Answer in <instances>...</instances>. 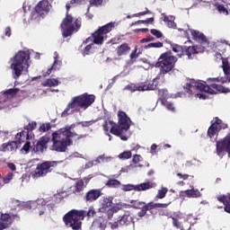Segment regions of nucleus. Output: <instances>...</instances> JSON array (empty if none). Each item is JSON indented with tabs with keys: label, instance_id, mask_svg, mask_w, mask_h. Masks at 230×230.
I'll list each match as a JSON object with an SVG mask.
<instances>
[{
	"label": "nucleus",
	"instance_id": "obj_33",
	"mask_svg": "<svg viewBox=\"0 0 230 230\" xmlns=\"http://www.w3.org/2000/svg\"><path fill=\"white\" fill-rule=\"evenodd\" d=\"M61 64H62V61H59L58 58L56 57L55 60H54V64L52 65L51 68L48 69L47 75H51V69H55V71H57V69H58V67H60Z\"/></svg>",
	"mask_w": 230,
	"mask_h": 230
},
{
	"label": "nucleus",
	"instance_id": "obj_50",
	"mask_svg": "<svg viewBox=\"0 0 230 230\" xmlns=\"http://www.w3.org/2000/svg\"><path fill=\"white\" fill-rule=\"evenodd\" d=\"M148 13H152V12L150 10L146 9L144 12H140V13H135L134 17H141V15H148Z\"/></svg>",
	"mask_w": 230,
	"mask_h": 230
},
{
	"label": "nucleus",
	"instance_id": "obj_63",
	"mask_svg": "<svg viewBox=\"0 0 230 230\" xmlns=\"http://www.w3.org/2000/svg\"><path fill=\"white\" fill-rule=\"evenodd\" d=\"M111 210L113 213H118V211H119V207L114 206L111 208Z\"/></svg>",
	"mask_w": 230,
	"mask_h": 230
},
{
	"label": "nucleus",
	"instance_id": "obj_23",
	"mask_svg": "<svg viewBox=\"0 0 230 230\" xmlns=\"http://www.w3.org/2000/svg\"><path fill=\"white\" fill-rule=\"evenodd\" d=\"M190 32L192 35V39L194 40H197L201 44H206V42H208V38H206V35H204V33L193 29H190Z\"/></svg>",
	"mask_w": 230,
	"mask_h": 230
},
{
	"label": "nucleus",
	"instance_id": "obj_6",
	"mask_svg": "<svg viewBox=\"0 0 230 230\" xmlns=\"http://www.w3.org/2000/svg\"><path fill=\"white\" fill-rule=\"evenodd\" d=\"M106 132H111L113 136H119L121 137L123 132H127L130 128V118L128 116H119V124H116L112 120L105 121L102 125Z\"/></svg>",
	"mask_w": 230,
	"mask_h": 230
},
{
	"label": "nucleus",
	"instance_id": "obj_21",
	"mask_svg": "<svg viewBox=\"0 0 230 230\" xmlns=\"http://www.w3.org/2000/svg\"><path fill=\"white\" fill-rule=\"evenodd\" d=\"M217 199L224 205L226 213L230 215V193L219 195L217 197Z\"/></svg>",
	"mask_w": 230,
	"mask_h": 230
},
{
	"label": "nucleus",
	"instance_id": "obj_35",
	"mask_svg": "<svg viewBox=\"0 0 230 230\" xmlns=\"http://www.w3.org/2000/svg\"><path fill=\"white\" fill-rule=\"evenodd\" d=\"M84 191V181H78L75 185L74 193H82Z\"/></svg>",
	"mask_w": 230,
	"mask_h": 230
},
{
	"label": "nucleus",
	"instance_id": "obj_37",
	"mask_svg": "<svg viewBox=\"0 0 230 230\" xmlns=\"http://www.w3.org/2000/svg\"><path fill=\"white\" fill-rule=\"evenodd\" d=\"M162 105L165 106L167 111H171V112H175V106L173 105V102L165 101L162 102Z\"/></svg>",
	"mask_w": 230,
	"mask_h": 230
},
{
	"label": "nucleus",
	"instance_id": "obj_15",
	"mask_svg": "<svg viewBox=\"0 0 230 230\" xmlns=\"http://www.w3.org/2000/svg\"><path fill=\"white\" fill-rule=\"evenodd\" d=\"M51 10V3L49 0H41L35 6V12L40 17H46Z\"/></svg>",
	"mask_w": 230,
	"mask_h": 230
},
{
	"label": "nucleus",
	"instance_id": "obj_47",
	"mask_svg": "<svg viewBox=\"0 0 230 230\" xmlns=\"http://www.w3.org/2000/svg\"><path fill=\"white\" fill-rule=\"evenodd\" d=\"M141 161H143V156H141L140 155H135L133 156L132 162H133L135 164H137V163H141Z\"/></svg>",
	"mask_w": 230,
	"mask_h": 230
},
{
	"label": "nucleus",
	"instance_id": "obj_44",
	"mask_svg": "<svg viewBox=\"0 0 230 230\" xmlns=\"http://www.w3.org/2000/svg\"><path fill=\"white\" fill-rule=\"evenodd\" d=\"M13 179V172H9L4 177V184H8Z\"/></svg>",
	"mask_w": 230,
	"mask_h": 230
},
{
	"label": "nucleus",
	"instance_id": "obj_41",
	"mask_svg": "<svg viewBox=\"0 0 230 230\" xmlns=\"http://www.w3.org/2000/svg\"><path fill=\"white\" fill-rule=\"evenodd\" d=\"M150 33L156 37V39H161V37H163V32L157 29H151Z\"/></svg>",
	"mask_w": 230,
	"mask_h": 230
},
{
	"label": "nucleus",
	"instance_id": "obj_1",
	"mask_svg": "<svg viewBox=\"0 0 230 230\" xmlns=\"http://www.w3.org/2000/svg\"><path fill=\"white\" fill-rule=\"evenodd\" d=\"M82 139L85 137L84 135H78L75 132L71 131V127L61 128L52 133V146L50 150L53 152L64 153L67 152L68 146L73 145V138Z\"/></svg>",
	"mask_w": 230,
	"mask_h": 230
},
{
	"label": "nucleus",
	"instance_id": "obj_12",
	"mask_svg": "<svg viewBox=\"0 0 230 230\" xmlns=\"http://www.w3.org/2000/svg\"><path fill=\"white\" fill-rule=\"evenodd\" d=\"M157 88L155 81H146L140 84H130L125 86L124 91H130V93H136V91H155Z\"/></svg>",
	"mask_w": 230,
	"mask_h": 230
},
{
	"label": "nucleus",
	"instance_id": "obj_31",
	"mask_svg": "<svg viewBox=\"0 0 230 230\" xmlns=\"http://www.w3.org/2000/svg\"><path fill=\"white\" fill-rule=\"evenodd\" d=\"M105 186L107 188H119V186H121V181L116 179H111L105 183Z\"/></svg>",
	"mask_w": 230,
	"mask_h": 230
},
{
	"label": "nucleus",
	"instance_id": "obj_5",
	"mask_svg": "<svg viewBox=\"0 0 230 230\" xmlns=\"http://www.w3.org/2000/svg\"><path fill=\"white\" fill-rule=\"evenodd\" d=\"M96 212L94 209L90 208L88 211L72 209L63 217V222L66 227H71L73 230L82 229V220L85 217H94Z\"/></svg>",
	"mask_w": 230,
	"mask_h": 230
},
{
	"label": "nucleus",
	"instance_id": "obj_26",
	"mask_svg": "<svg viewBox=\"0 0 230 230\" xmlns=\"http://www.w3.org/2000/svg\"><path fill=\"white\" fill-rule=\"evenodd\" d=\"M185 195L189 197V199H199L202 197L200 190L195 189L185 190Z\"/></svg>",
	"mask_w": 230,
	"mask_h": 230
},
{
	"label": "nucleus",
	"instance_id": "obj_61",
	"mask_svg": "<svg viewBox=\"0 0 230 230\" xmlns=\"http://www.w3.org/2000/svg\"><path fill=\"white\" fill-rule=\"evenodd\" d=\"M111 227L112 229H118V227H119L118 222L111 223Z\"/></svg>",
	"mask_w": 230,
	"mask_h": 230
},
{
	"label": "nucleus",
	"instance_id": "obj_46",
	"mask_svg": "<svg viewBox=\"0 0 230 230\" xmlns=\"http://www.w3.org/2000/svg\"><path fill=\"white\" fill-rule=\"evenodd\" d=\"M217 10L220 13H226V15L227 13H229V12L226 8V6H224V4H217Z\"/></svg>",
	"mask_w": 230,
	"mask_h": 230
},
{
	"label": "nucleus",
	"instance_id": "obj_29",
	"mask_svg": "<svg viewBox=\"0 0 230 230\" xmlns=\"http://www.w3.org/2000/svg\"><path fill=\"white\" fill-rule=\"evenodd\" d=\"M21 93V89L19 88H11L6 90L4 93V96H11V98H13L15 96H17V94H19Z\"/></svg>",
	"mask_w": 230,
	"mask_h": 230
},
{
	"label": "nucleus",
	"instance_id": "obj_58",
	"mask_svg": "<svg viewBox=\"0 0 230 230\" xmlns=\"http://www.w3.org/2000/svg\"><path fill=\"white\" fill-rule=\"evenodd\" d=\"M196 98H199V100H206V94L203 93H195Z\"/></svg>",
	"mask_w": 230,
	"mask_h": 230
},
{
	"label": "nucleus",
	"instance_id": "obj_24",
	"mask_svg": "<svg viewBox=\"0 0 230 230\" xmlns=\"http://www.w3.org/2000/svg\"><path fill=\"white\" fill-rule=\"evenodd\" d=\"M32 137H33V135H31L28 130H23L15 135V139L16 141L20 142V145H22V143H24V139H26L27 141H30V139H32Z\"/></svg>",
	"mask_w": 230,
	"mask_h": 230
},
{
	"label": "nucleus",
	"instance_id": "obj_30",
	"mask_svg": "<svg viewBox=\"0 0 230 230\" xmlns=\"http://www.w3.org/2000/svg\"><path fill=\"white\" fill-rule=\"evenodd\" d=\"M112 200L113 198L110 197V198H102V209H107V208H111V206H112Z\"/></svg>",
	"mask_w": 230,
	"mask_h": 230
},
{
	"label": "nucleus",
	"instance_id": "obj_59",
	"mask_svg": "<svg viewBox=\"0 0 230 230\" xmlns=\"http://www.w3.org/2000/svg\"><path fill=\"white\" fill-rule=\"evenodd\" d=\"M108 218H112L114 216V212L111 210V208L107 210Z\"/></svg>",
	"mask_w": 230,
	"mask_h": 230
},
{
	"label": "nucleus",
	"instance_id": "obj_56",
	"mask_svg": "<svg viewBox=\"0 0 230 230\" xmlns=\"http://www.w3.org/2000/svg\"><path fill=\"white\" fill-rule=\"evenodd\" d=\"M7 166H8L9 170H12V172H15V170H17V167L14 165L13 163L7 164Z\"/></svg>",
	"mask_w": 230,
	"mask_h": 230
},
{
	"label": "nucleus",
	"instance_id": "obj_36",
	"mask_svg": "<svg viewBox=\"0 0 230 230\" xmlns=\"http://www.w3.org/2000/svg\"><path fill=\"white\" fill-rule=\"evenodd\" d=\"M35 128H37V122L35 121L30 122L28 125L24 126V130L29 131L31 134H32Z\"/></svg>",
	"mask_w": 230,
	"mask_h": 230
},
{
	"label": "nucleus",
	"instance_id": "obj_11",
	"mask_svg": "<svg viewBox=\"0 0 230 230\" xmlns=\"http://www.w3.org/2000/svg\"><path fill=\"white\" fill-rule=\"evenodd\" d=\"M171 48L174 53H177V57H182L184 55L188 56L189 60H191L193 57L191 55H198L199 50H197V48L195 46H190V47H182L181 45L177 44H171Z\"/></svg>",
	"mask_w": 230,
	"mask_h": 230
},
{
	"label": "nucleus",
	"instance_id": "obj_16",
	"mask_svg": "<svg viewBox=\"0 0 230 230\" xmlns=\"http://www.w3.org/2000/svg\"><path fill=\"white\" fill-rule=\"evenodd\" d=\"M171 202L169 203H154V201H151L146 204V206H144L141 210L137 213V217L140 218H143L146 215V211H151V209H157L159 208H168L170 206Z\"/></svg>",
	"mask_w": 230,
	"mask_h": 230
},
{
	"label": "nucleus",
	"instance_id": "obj_57",
	"mask_svg": "<svg viewBox=\"0 0 230 230\" xmlns=\"http://www.w3.org/2000/svg\"><path fill=\"white\" fill-rule=\"evenodd\" d=\"M102 3H103V0H93L92 1V4H93L94 6H100V4H102Z\"/></svg>",
	"mask_w": 230,
	"mask_h": 230
},
{
	"label": "nucleus",
	"instance_id": "obj_55",
	"mask_svg": "<svg viewBox=\"0 0 230 230\" xmlns=\"http://www.w3.org/2000/svg\"><path fill=\"white\" fill-rule=\"evenodd\" d=\"M177 177H179V179H182L183 181H188L190 175L182 174V173H177Z\"/></svg>",
	"mask_w": 230,
	"mask_h": 230
},
{
	"label": "nucleus",
	"instance_id": "obj_39",
	"mask_svg": "<svg viewBox=\"0 0 230 230\" xmlns=\"http://www.w3.org/2000/svg\"><path fill=\"white\" fill-rule=\"evenodd\" d=\"M119 159H130L132 157V152L125 151L119 155Z\"/></svg>",
	"mask_w": 230,
	"mask_h": 230
},
{
	"label": "nucleus",
	"instance_id": "obj_51",
	"mask_svg": "<svg viewBox=\"0 0 230 230\" xmlns=\"http://www.w3.org/2000/svg\"><path fill=\"white\" fill-rule=\"evenodd\" d=\"M172 226L179 229L181 227V222H179V219L176 217H172Z\"/></svg>",
	"mask_w": 230,
	"mask_h": 230
},
{
	"label": "nucleus",
	"instance_id": "obj_53",
	"mask_svg": "<svg viewBox=\"0 0 230 230\" xmlns=\"http://www.w3.org/2000/svg\"><path fill=\"white\" fill-rule=\"evenodd\" d=\"M155 40V38H154L153 36H149L147 38H144L141 40V42H152Z\"/></svg>",
	"mask_w": 230,
	"mask_h": 230
},
{
	"label": "nucleus",
	"instance_id": "obj_60",
	"mask_svg": "<svg viewBox=\"0 0 230 230\" xmlns=\"http://www.w3.org/2000/svg\"><path fill=\"white\" fill-rule=\"evenodd\" d=\"M219 82L222 84H226V82H229V77H220Z\"/></svg>",
	"mask_w": 230,
	"mask_h": 230
},
{
	"label": "nucleus",
	"instance_id": "obj_20",
	"mask_svg": "<svg viewBox=\"0 0 230 230\" xmlns=\"http://www.w3.org/2000/svg\"><path fill=\"white\" fill-rule=\"evenodd\" d=\"M13 220L12 219V216L10 214H1L0 217V230L7 229L12 226Z\"/></svg>",
	"mask_w": 230,
	"mask_h": 230
},
{
	"label": "nucleus",
	"instance_id": "obj_2",
	"mask_svg": "<svg viewBox=\"0 0 230 230\" xmlns=\"http://www.w3.org/2000/svg\"><path fill=\"white\" fill-rule=\"evenodd\" d=\"M75 4H80V0H71L66 4V17L62 20L60 23L63 39H67V37H71L73 33H77V31H80V28H82V18H74L73 15L69 14V10H71V6Z\"/></svg>",
	"mask_w": 230,
	"mask_h": 230
},
{
	"label": "nucleus",
	"instance_id": "obj_18",
	"mask_svg": "<svg viewBox=\"0 0 230 230\" xmlns=\"http://www.w3.org/2000/svg\"><path fill=\"white\" fill-rule=\"evenodd\" d=\"M2 152H16L18 148H21L20 141H9L7 143H4L1 146Z\"/></svg>",
	"mask_w": 230,
	"mask_h": 230
},
{
	"label": "nucleus",
	"instance_id": "obj_40",
	"mask_svg": "<svg viewBox=\"0 0 230 230\" xmlns=\"http://www.w3.org/2000/svg\"><path fill=\"white\" fill-rule=\"evenodd\" d=\"M22 150H23V152H25V154H30V150H31V142L27 141V142L23 145Z\"/></svg>",
	"mask_w": 230,
	"mask_h": 230
},
{
	"label": "nucleus",
	"instance_id": "obj_42",
	"mask_svg": "<svg viewBox=\"0 0 230 230\" xmlns=\"http://www.w3.org/2000/svg\"><path fill=\"white\" fill-rule=\"evenodd\" d=\"M154 22V17L148 18L146 20H138L136 24H150Z\"/></svg>",
	"mask_w": 230,
	"mask_h": 230
},
{
	"label": "nucleus",
	"instance_id": "obj_25",
	"mask_svg": "<svg viewBox=\"0 0 230 230\" xmlns=\"http://www.w3.org/2000/svg\"><path fill=\"white\" fill-rule=\"evenodd\" d=\"M130 46L128 43H122L120 46L117 47L116 53L118 57H123L130 53Z\"/></svg>",
	"mask_w": 230,
	"mask_h": 230
},
{
	"label": "nucleus",
	"instance_id": "obj_45",
	"mask_svg": "<svg viewBox=\"0 0 230 230\" xmlns=\"http://www.w3.org/2000/svg\"><path fill=\"white\" fill-rule=\"evenodd\" d=\"M146 48H163V42L157 41L154 43H149Z\"/></svg>",
	"mask_w": 230,
	"mask_h": 230
},
{
	"label": "nucleus",
	"instance_id": "obj_7",
	"mask_svg": "<svg viewBox=\"0 0 230 230\" xmlns=\"http://www.w3.org/2000/svg\"><path fill=\"white\" fill-rule=\"evenodd\" d=\"M30 53L20 50L14 56L13 63L11 64V69H13V78L14 80H19V77L22 75V71H24V66H26L27 69L30 67Z\"/></svg>",
	"mask_w": 230,
	"mask_h": 230
},
{
	"label": "nucleus",
	"instance_id": "obj_34",
	"mask_svg": "<svg viewBox=\"0 0 230 230\" xmlns=\"http://www.w3.org/2000/svg\"><path fill=\"white\" fill-rule=\"evenodd\" d=\"M158 95L161 102L164 103V102H166V98H168V90H164V89L159 90Z\"/></svg>",
	"mask_w": 230,
	"mask_h": 230
},
{
	"label": "nucleus",
	"instance_id": "obj_19",
	"mask_svg": "<svg viewBox=\"0 0 230 230\" xmlns=\"http://www.w3.org/2000/svg\"><path fill=\"white\" fill-rule=\"evenodd\" d=\"M102 197V190L100 189H93L86 192L84 196L85 202H94V200H98Z\"/></svg>",
	"mask_w": 230,
	"mask_h": 230
},
{
	"label": "nucleus",
	"instance_id": "obj_13",
	"mask_svg": "<svg viewBox=\"0 0 230 230\" xmlns=\"http://www.w3.org/2000/svg\"><path fill=\"white\" fill-rule=\"evenodd\" d=\"M152 188H155V183L152 181H147L144 183H140L137 185L134 184H126L122 185L123 191H146V190H152Z\"/></svg>",
	"mask_w": 230,
	"mask_h": 230
},
{
	"label": "nucleus",
	"instance_id": "obj_28",
	"mask_svg": "<svg viewBox=\"0 0 230 230\" xmlns=\"http://www.w3.org/2000/svg\"><path fill=\"white\" fill-rule=\"evenodd\" d=\"M129 204L131 205V208H133L134 209H142L143 208H145V206H146V203L134 199L130 200Z\"/></svg>",
	"mask_w": 230,
	"mask_h": 230
},
{
	"label": "nucleus",
	"instance_id": "obj_43",
	"mask_svg": "<svg viewBox=\"0 0 230 230\" xmlns=\"http://www.w3.org/2000/svg\"><path fill=\"white\" fill-rule=\"evenodd\" d=\"M50 129H51V124H49V123L42 124L40 127V132H48V130H50Z\"/></svg>",
	"mask_w": 230,
	"mask_h": 230
},
{
	"label": "nucleus",
	"instance_id": "obj_8",
	"mask_svg": "<svg viewBox=\"0 0 230 230\" xmlns=\"http://www.w3.org/2000/svg\"><path fill=\"white\" fill-rule=\"evenodd\" d=\"M177 60V58L172 54V50H169L160 55L157 62L155 64V67L160 69L162 75H168V73H172L175 69Z\"/></svg>",
	"mask_w": 230,
	"mask_h": 230
},
{
	"label": "nucleus",
	"instance_id": "obj_10",
	"mask_svg": "<svg viewBox=\"0 0 230 230\" xmlns=\"http://www.w3.org/2000/svg\"><path fill=\"white\" fill-rule=\"evenodd\" d=\"M114 28V22L107 23L102 27H100L97 31H95L92 37L93 39V44L102 45L103 44V39L107 36V33H111L112 29Z\"/></svg>",
	"mask_w": 230,
	"mask_h": 230
},
{
	"label": "nucleus",
	"instance_id": "obj_64",
	"mask_svg": "<svg viewBox=\"0 0 230 230\" xmlns=\"http://www.w3.org/2000/svg\"><path fill=\"white\" fill-rule=\"evenodd\" d=\"M89 42H93V36L87 38V39L85 40V41H84L85 44H89Z\"/></svg>",
	"mask_w": 230,
	"mask_h": 230
},
{
	"label": "nucleus",
	"instance_id": "obj_9",
	"mask_svg": "<svg viewBox=\"0 0 230 230\" xmlns=\"http://www.w3.org/2000/svg\"><path fill=\"white\" fill-rule=\"evenodd\" d=\"M57 161H45L41 164H38L34 172H31L33 179H39L40 177H46L48 173H51L55 168L58 166Z\"/></svg>",
	"mask_w": 230,
	"mask_h": 230
},
{
	"label": "nucleus",
	"instance_id": "obj_32",
	"mask_svg": "<svg viewBox=\"0 0 230 230\" xmlns=\"http://www.w3.org/2000/svg\"><path fill=\"white\" fill-rule=\"evenodd\" d=\"M164 22H165V24L168 26V28H173L175 30V28H177V23H175V22L173 21V17L171 16H164Z\"/></svg>",
	"mask_w": 230,
	"mask_h": 230
},
{
	"label": "nucleus",
	"instance_id": "obj_62",
	"mask_svg": "<svg viewBox=\"0 0 230 230\" xmlns=\"http://www.w3.org/2000/svg\"><path fill=\"white\" fill-rule=\"evenodd\" d=\"M126 217L123 216L118 222L120 224V226H123L125 224Z\"/></svg>",
	"mask_w": 230,
	"mask_h": 230
},
{
	"label": "nucleus",
	"instance_id": "obj_49",
	"mask_svg": "<svg viewBox=\"0 0 230 230\" xmlns=\"http://www.w3.org/2000/svg\"><path fill=\"white\" fill-rule=\"evenodd\" d=\"M223 71L225 75H230V66L228 64H226V62L223 61Z\"/></svg>",
	"mask_w": 230,
	"mask_h": 230
},
{
	"label": "nucleus",
	"instance_id": "obj_38",
	"mask_svg": "<svg viewBox=\"0 0 230 230\" xmlns=\"http://www.w3.org/2000/svg\"><path fill=\"white\" fill-rule=\"evenodd\" d=\"M168 193L167 188H163L158 190V193L156 195V199H164L166 197V194Z\"/></svg>",
	"mask_w": 230,
	"mask_h": 230
},
{
	"label": "nucleus",
	"instance_id": "obj_17",
	"mask_svg": "<svg viewBox=\"0 0 230 230\" xmlns=\"http://www.w3.org/2000/svg\"><path fill=\"white\" fill-rule=\"evenodd\" d=\"M221 128H227V125L222 126V119H218V117H216L214 119V122L208 128V136L210 138L215 137L217 132H218V130H220Z\"/></svg>",
	"mask_w": 230,
	"mask_h": 230
},
{
	"label": "nucleus",
	"instance_id": "obj_3",
	"mask_svg": "<svg viewBox=\"0 0 230 230\" xmlns=\"http://www.w3.org/2000/svg\"><path fill=\"white\" fill-rule=\"evenodd\" d=\"M95 100L96 96H94V94L83 93L81 95L75 96L68 102L66 108L62 112V116H70L75 112L86 111L92 106Z\"/></svg>",
	"mask_w": 230,
	"mask_h": 230
},
{
	"label": "nucleus",
	"instance_id": "obj_27",
	"mask_svg": "<svg viewBox=\"0 0 230 230\" xmlns=\"http://www.w3.org/2000/svg\"><path fill=\"white\" fill-rule=\"evenodd\" d=\"M60 82L55 78L47 79L45 82L41 84L42 87H57Z\"/></svg>",
	"mask_w": 230,
	"mask_h": 230
},
{
	"label": "nucleus",
	"instance_id": "obj_14",
	"mask_svg": "<svg viewBox=\"0 0 230 230\" xmlns=\"http://www.w3.org/2000/svg\"><path fill=\"white\" fill-rule=\"evenodd\" d=\"M51 141V137L49 136H43L40 137L35 145H33L32 150L36 154H44L48 150V143Z\"/></svg>",
	"mask_w": 230,
	"mask_h": 230
},
{
	"label": "nucleus",
	"instance_id": "obj_52",
	"mask_svg": "<svg viewBox=\"0 0 230 230\" xmlns=\"http://www.w3.org/2000/svg\"><path fill=\"white\" fill-rule=\"evenodd\" d=\"M129 58L134 60V58H137V48H136L131 54L129 55Z\"/></svg>",
	"mask_w": 230,
	"mask_h": 230
},
{
	"label": "nucleus",
	"instance_id": "obj_22",
	"mask_svg": "<svg viewBox=\"0 0 230 230\" xmlns=\"http://www.w3.org/2000/svg\"><path fill=\"white\" fill-rule=\"evenodd\" d=\"M25 208L27 209H38L40 217H42L46 212V207L40 205L37 201H29L26 203Z\"/></svg>",
	"mask_w": 230,
	"mask_h": 230
},
{
	"label": "nucleus",
	"instance_id": "obj_54",
	"mask_svg": "<svg viewBox=\"0 0 230 230\" xmlns=\"http://www.w3.org/2000/svg\"><path fill=\"white\" fill-rule=\"evenodd\" d=\"M4 35H5V37H11L12 36V29L10 27H6L4 29Z\"/></svg>",
	"mask_w": 230,
	"mask_h": 230
},
{
	"label": "nucleus",
	"instance_id": "obj_4",
	"mask_svg": "<svg viewBox=\"0 0 230 230\" xmlns=\"http://www.w3.org/2000/svg\"><path fill=\"white\" fill-rule=\"evenodd\" d=\"M187 94H194L193 91H200L201 93H208V94H218V93H229V88L224 87L222 84H204L195 79H191L183 87Z\"/></svg>",
	"mask_w": 230,
	"mask_h": 230
},
{
	"label": "nucleus",
	"instance_id": "obj_48",
	"mask_svg": "<svg viewBox=\"0 0 230 230\" xmlns=\"http://www.w3.org/2000/svg\"><path fill=\"white\" fill-rule=\"evenodd\" d=\"M91 49H93V44L87 45L83 51L84 57H85V55H89V53H91Z\"/></svg>",
	"mask_w": 230,
	"mask_h": 230
}]
</instances>
